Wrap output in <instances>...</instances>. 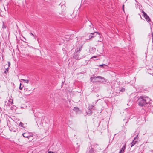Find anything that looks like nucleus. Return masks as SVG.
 Wrapping results in <instances>:
<instances>
[{
	"instance_id": "nucleus-1",
	"label": "nucleus",
	"mask_w": 153,
	"mask_h": 153,
	"mask_svg": "<svg viewBox=\"0 0 153 153\" xmlns=\"http://www.w3.org/2000/svg\"><path fill=\"white\" fill-rule=\"evenodd\" d=\"M83 45L82 44L79 45L78 47L76 49L75 52L73 56V58L79 60L83 57H85V56H81L79 54L80 51L82 50Z\"/></svg>"
},
{
	"instance_id": "nucleus-2",
	"label": "nucleus",
	"mask_w": 153,
	"mask_h": 153,
	"mask_svg": "<svg viewBox=\"0 0 153 153\" xmlns=\"http://www.w3.org/2000/svg\"><path fill=\"white\" fill-rule=\"evenodd\" d=\"M145 97L141 96L138 99V105L140 106H143L145 105H149V104H148L146 102V100L145 99Z\"/></svg>"
},
{
	"instance_id": "nucleus-3",
	"label": "nucleus",
	"mask_w": 153,
	"mask_h": 153,
	"mask_svg": "<svg viewBox=\"0 0 153 153\" xmlns=\"http://www.w3.org/2000/svg\"><path fill=\"white\" fill-rule=\"evenodd\" d=\"M97 78H103L100 76H98L97 77L93 76L91 77V81L93 82H99V81L97 79Z\"/></svg>"
},
{
	"instance_id": "nucleus-4",
	"label": "nucleus",
	"mask_w": 153,
	"mask_h": 153,
	"mask_svg": "<svg viewBox=\"0 0 153 153\" xmlns=\"http://www.w3.org/2000/svg\"><path fill=\"white\" fill-rule=\"evenodd\" d=\"M142 12L143 14V16L145 18L146 21L148 22H150L151 21V19L147 15V14L143 10H142Z\"/></svg>"
},
{
	"instance_id": "nucleus-5",
	"label": "nucleus",
	"mask_w": 153,
	"mask_h": 153,
	"mask_svg": "<svg viewBox=\"0 0 153 153\" xmlns=\"http://www.w3.org/2000/svg\"><path fill=\"white\" fill-rule=\"evenodd\" d=\"M98 34L97 32H95L94 33H90L89 36V38L88 39L90 40L91 39L94 38L97 35V34Z\"/></svg>"
},
{
	"instance_id": "nucleus-6",
	"label": "nucleus",
	"mask_w": 153,
	"mask_h": 153,
	"mask_svg": "<svg viewBox=\"0 0 153 153\" xmlns=\"http://www.w3.org/2000/svg\"><path fill=\"white\" fill-rule=\"evenodd\" d=\"M32 134H31L30 133H29L28 132H25L23 133L22 134V135L24 137H26L29 139L32 136L31 135Z\"/></svg>"
},
{
	"instance_id": "nucleus-7",
	"label": "nucleus",
	"mask_w": 153,
	"mask_h": 153,
	"mask_svg": "<svg viewBox=\"0 0 153 153\" xmlns=\"http://www.w3.org/2000/svg\"><path fill=\"white\" fill-rule=\"evenodd\" d=\"M86 153H94V151L92 147H90L88 151H87Z\"/></svg>"
},
{
	"instance_id": "nucleus-8",
	"label": "nucleus",
	"mask_w": 153,
	"mask_h": 153,
	"mask_svg": "<svg viewBox=\"0 0 153 153\" xmlns=\"http://www.w3.org/2000/svg\"><path fill=\"white\" fill-rule=\"evenodd\" d=\"M137 142V141L134 140L133 141H132L131 143V147H132Z\"/></svg>"
},
{
	"instance_id": "nucleus-9",
	"label": "nucleus",
	"mask_w": 153,
	"mask_h": 153,
	"mask_svg": "<svg viewBox=\"0 0 153 153\" xmlns=\"http://www.w3.org/2000/svg\"><path fill=\"white\" fill-rule=\"evenodd\" d=\"M99 66L105 68H107L108 67V66L105 64L100 65H99Z\"/></svg>"
},
{
	"instance_id": "nucleus-10",
	"label": "nucleus",
	"mask_w": 153,
	"mask_h": 153,
	"mask_svg": "<svg viewBox=\"0 0 153 153\" xmlns=\"http://www.w3.org/2000/svg\"><path fill=\"white\" fill-rule=\"evenodd\" d=\"M10 130L11 131L16 132L18 131V129L17 128H14V129H13L12 128H11Z\"/></svg>"
},
{
	"instance_id": "nucleus-11",
	"label": "nucleus",
	"mask_w": 153,
	"mask_h": 153,
	"mask_svg": "<svg viewBox=\"0 0 153 153\" xmlns=\"http://www.w3.org/2000/svg\"><path fill=\"white\" fill-rule=\"evenodd\" d=\"M89 26L90 27V30H94V25L91 23H90V25H89Z\"/></svg>"
},
{
	"instance_id": "nucleus-12",
	"label": "nucleus",
	"mask_w": 153,
	"mask_h": 153,
	"mask_svg": "<svg viewBox=\"0 0 153 153\" xmlns=\"http://www.w3.org/2000/svg\"><path fill=\"white\" fill-rule=\"evenodd\" d=\"M8 67L5 69V70L4 71V73L6 75H7V74L8 73Z\"/></svg>"
},
{
	"instance_id": "nucleus-13",
	"label": "nucleus",
	"mask_w": 153,
	"mask_h": 153,
	"mask_svg": "<svg viewBox=\"0 0 153 153\" xmlns=\"http://www.w3.org/2000/svg\"><path fill=\"white\" fill-rule=\"evenodd\" d=\"M21 81H23V82H25L28 83L29 82V80L27 79H21Z\"/></svg>"
},
{
	"instance_id": "nucleus-14",
	"label": "nucleus",
	"mask_w": 153,
	"mask_h": 153,
	"mask_svg": "<svg viewBox=\"0 0 153 153\" xmlns=\"http://www.w3.org/2000/svg\"><path fill=\"white\" fill-rule=\"evenodd\" d=\"M126 147V145L125 144L121 148V150H122L123 153L124 152V150H125Z\"/></svg>"
},
{
	"instance_id": "nucleus-15",
	"label": "nucleus",
	"mask_w": 153,
	"mask_h": 153,
	"mask_svg": "<svg viewBox=\"0 0 153 153\" xmlns=\"http://www.w3.org/2000/svg\"><path fill=\"white\" fill-rule=\"evenodd\" d=\"M73 110L74 111L77 112L79 111V108L77 107H74Z\"/></svg>"
},
{
	"instance_id": "nucleus-16",
	"label": "nucleus",
	"mask_w": 153,
	"mask_h": 153,
	"mask_svg": "<svg viewBox=\"0 0 153 153\" xmlns=\"http://www.w3.org/2000/svg\"><path fill=\"white\" fill-rule=\"evenodd\" d=\"M88 111L87 112V114H91V111L90 108H88Z\"/></svg>"
},
{
	"instance_id": "nucleus-17",
	"label": "nucleus",
	"mask_w": 153,
	"mask_h": 153,
	"mask_svg": "<svg viewBox=\"0 0 153 153\" xmlns=\"http://www.w3.org/2000/svg\"><path fill=\"white\" fill-rule=\"evenodd\" d=\"M24 124L22 122H20V123H19V126L22 127H23L24 128V126H23V125H24Z\"/></svg>"
},
{
	"instance_id": "nucleus-18",
	"label": "nucleus",
	"mask_w": 153,
	"mask_h": 153,
	"mask_svg": "<svg viewBox=\"0 0 153 153\" xmlns=\"http://www.w3.org/2000/svg\"><path fill=\"white\" fill-rule=\"evenodd\" d=\"M21 85H21V83L20 84V86H19V89L21 90L22 89L23 87V86L22 87Z\"/></svg>"
},
{
	"instance_id": "nucleus-19",
	"label": "nucleus",
	"mask_w": 153,
	"mask_h": 153,
	"mask_svg": "<svg viewBox=\"0 0 153 153\" xmlns=\"http://www.w3.org/2000/svg\"><path fill=\"white\" fill-rule=\"evenodd\" d=\"M125 91V89L124 88H122L121 89V90H120V91L122 92L124 91Z\"/></svg>"
},
{
	"instance_id": "nucleus-20",
	"label": "nucleus",
	"mask_w": 153,
	"mask_h": 153,
	"mask_svg": "<svg viewBox=\"0 0 153 153\" xmlns=\"http://www.w3.org/2000/svg\"><path fill=\"white\" fill-rule=\"evenodd\" d=\"M48 153H56L55 152H53L51 151H49L48 152Z\"/></svg>"
},
{
	"instance_id": "nucleus-21",
	"label": "nucleus",
	"mask_w": 153,
	"mask_h": 153,
	"mask_svg": "<svg viewBox=\"0 0 153 153\" xmlns=\"http://www.w3.org/2000/svg\"><path fill=\"white\" fill-rule=\"evenodd\" d=\"M3 132V131H2V129H1V128H0V134H1V133L2 132Z\"/></svg>"
},
{
	"instance_id": "nucleus-22",
	"label": "nucleus",
	"mask_w": 153,
	"mask_h": 153,
	"mask_svg": "<svg viewBox=\"0 0 153 153\" xmlns=\"http://www.w3.org/2000/svg\"><path fill=\"white\" fill-rule=\"evenodd\" d=\"M94 107V105H91L90 106V108H92Z\"/></svg>"
},
{
	"instance_id": "nucleus-23",
	"label": "nucleus",
	"mask_w": 153,
	"mask_h": 153,
	"mask_svg": "<svg viewBox=\"0 0 153 153\" xmlns=\"http://www.w3.org/2000/svg\"><path fill=\"white\" fill-rule=\"evenodd\" d=\"M124 5H123L122 6V8H123V11H124Z\"/></svg>"
},
{
	"instance_id": "nucleus-24",
	"label": "nucleus",
	"mask_w": 153,
	"mask_h": 153,
	"mask_svg": "<svg viewBox=\"0 0 153 153\" xmlns=\"http://www.w3.org/2000/svg\"><path fill=\"white\" fill-rule=\"evenodd\" d=\"M138 135H137L136 136V137H134V140H135L137 138V137H138Z\"/></svg>"
},
{
	"instance_id": "nucleus-25",
	"label": "nucleus",
	"mask_w": 153,
	"mask_h": 153,
	"mask_svg": "<svg viewBox=\"0 0 153 153\" xmlns=\"http://www.w3.org/2000/svg\"><path fill=\"white\" fill-rule=\"evenodd\" d=\"M8 65H8L9 67L10 66V62H8Z\"/></svg>"
},
{
	"instance_id": "nucleus-26",
	"label": "nucleus",
	"mask_w": 153,
	"mask_h": 153,
	"mask_svg": "<svg viewBox=\"0 0 153 153\" xmlns=\"http://www.w3.org/2000/svg\"><path fill=\"white\" fill-rule=\"evenodd\" d=\"M150 70H152L153 71V66H152V68H150Z\"/></svg>"
},
{
	"instance_id": "nucleus-27",
	"label": "nucleus",
	"mask_w": 153,
	"mask_h": 153,
	"mask_svg": "<svg viewBox=\"0 0 153 153\" xmlns=\"http://www.w3.org/2000/svg\"><path fill=\"white\" fill-rule=\"evenodd\" d=\"M122 150H120L119 153H122Z\"/></svg>"
},
{
	"instance_id": "nucleus-28",
	"label": "nucleus",
	"mask_w": 153,
	"mask_h": 153,
	"mask_svg": "<svg viewBox=\"0 0 153 153\" xmlns=\"http://www.w3.org/2000/svg\"><path fill=\"white\" fill-rule=\"evenodd\" d=\"M30 34L31 35H32V36H34V35L33 33H30Z\"/></svg>"
},
{
	"instance_id": "nucleus-29",
	"label": "nucleus",
	"mask_w": 153,
	"mask_h": 153,
	"mask_svg": "<svg viewBox=\"0 0 153 153\" xmlns=\"http://www.w3.org/2000/svg\"><path fill=\"white\" fill-rule=\"evenodd\" d=\"M152 42L153 43V34H152Z\"/></svg>"
},
{
	"instance_id": "nucleus-30",
	"label": "nucleus",
	"mask_w": 153,
	"mask_h": 153,
	"mask_svg": "<svg viewBox=\"0 0 153 153\" xmlns=\"http://www.w3.org/2000/svg\"><path fill=\"white\" fill-rule=\"evenodd\" d=\"M65 6L63 5H62V6H61L62 7H65Z\"/></svg>"
},
{
	"instance_id": "nucleus-31",
	"label": "nucleus",
	"mask_w": 153,
	"mask_h": 153,
	"mask_svg": "<svg viewBox=\"0 0 153 153\" xmlns=\"http://www.w3.org/2000/svg\"><path fill=\"white\" fill-rule=\"evenodd\" d=\"M11 104H12V103H13V100H12V102H11Z\"/></svg>"
},
{
	"instance_id": "nucleus-32",
	"label": "nucleus",
	"mask_w": 153,
	"mask_h": 153,
	"mask_svg": "<svg viewBox=\"0 0 153 153\" xmlns=\"http://www.w3.org/2000/svg\"><path fill=\"white\" fill-rule=\"evenodd\" d=\"M135 1L136 2H137V0H135Z\"/></svg>"
},
{
	"instance_id": "nucleus-33",
	"label": "nucleus",
	"mask_w": 153,
	"mask_h": 153,
	"mask_svg": "<svg viewBox=\"0 0 153 153\" xmlns=\"http://www.w3.org/2000/svg\"><path fill=\"white\" fill-rule=\"evenodd\" d=\"M91 49L93 50V48H92Z\"/></svg>"
},
{
	"instance_id": "nucleus-34",
	"label": "nucleus",
	"mask_w": 153,
	"mask_h": 153,
	"mask_svg": "<svg viewBox=\"0 0 153 153\" xmlns=\"http://www.w3.org/2000/svg\"><path fill=\"white\" fill-rule=\"evenodd\" d=\"M26 91H27V90H28V89L27 88H26Z\"/></svg>"
}]
</instances>
